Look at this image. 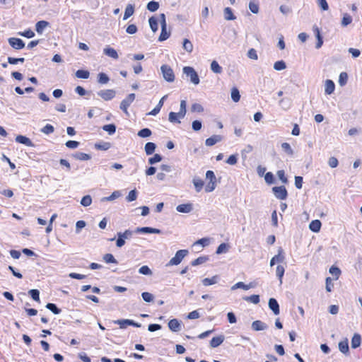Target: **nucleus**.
I'll return each mask as SVG.
<instances>
[{
  "instance_id": "f257e3e1",
  "label": "nucleus",
  "mask_w": 362,
  "mask_h": 362,
  "mask_svg": "<svg viewBox=\"0 0 362 362\" xmlns=\"http://www.w3.org/2000/svg\"><path fill=\"white\" fill-rule=\"evenodd\" d=\"M206 177L209 180V182L205 187V191L206 192H211L214 190L216 185V176L212 170H208L206 173Z\"/></svg>"
},
{
  "instance_id": "f03ea898",
  "label": "nucleus",
  "mask_w": 362,
  "mask_h": 362,
  "mask_svg": "<svg viewBox=\"0 0 362 362\" xmlns=\"http://www.w3.org/2000/svg\"><path fill=\"white\" fill-rule=\"evenodd\" d=\"M187 254H188V250H178L175 253V255L167 264V266H173V265L179 264Z\"/></svg>"
},
{
  "instance_id": "7ed1b4c3",
  "label": "nucleus",
  "mask_w": 362,
  "mask_h": 362,
  "mask_svg": "<svg viewBox=\"0 0 362 362\" xmlns=\"http://www.w3.org/2000/svg\"><path fill=\"white\" fill-rule=\"evenodd\" d=\"M160 70L163 74V78L168 82H173L175 81V74L173 69L170 66L167 64H163L161 66Z\"/></svg>"
},
{
  "instance_id": "20e7f679",
  "label": "nucleus",
  "mask_w": 362,
  "mask_h": 362,
  "mask_svg": "<svg viewBox=\"0 0 362 362\" xmlns=\"http://www.w3.org/2000/svg\"><path fill=\"white\" fill-rule=\"evenodd\" d=\"M183 72L190 78L192 83H193L194 85L199 84V78L194 68L191 66H185L183 68Z\"/></svg>"
},
{
  "instance_id": "39448f33",
  "label": "nucleus",
  "mask_w": 362,
  "mask_h": 362,
  "mask_svg": "<svg viewBox=\"0 0 362 362\" xmlns=\"http://www.w3.org/2000/svg\"><path fill=\"white\" fill-rule=\"evenodd\" d=\"M272 192L276 198L280 200H284L288 197V192L284 186L274 187Z\"/></svg>"
},
{
  "instance_id": "423d86ee",
  "label": "nucleus",
  "mask_w": 362,
  "mask_h": 362,
  "mask_svg": "<svg viewBox=\"0 0 362 362\" xmlns=\"http://www.w3.org/2000/svg\"><path fill=\"white\" fill-rule=\"evenodd\" d=\"M135 100V94H129L120 103V109L126 114H128L127 109Z\"/></svg>"
},
{
  "instance_id": "0eeeda50",
  "label": "nucleus",
  "mask_w": 362,
  "mask_h": 362,
  "mask_svg": "<svg viewBox=\"0 0 362 362\" xmlns=\"http://www.w3.org/2000/svg\"><path fill=\"white\" fill-rule=\"evenodd\" d=\"M160 18L162 19L161 21V33L159 36V41H164L167 40L170 37V33L166 30V22H165V16L163 13L160 14Z\"/></svg>"
},
{
  "instance_id": "6e6552de",
  "label": "nucleus",
  "mask_w": 362,
  "mask_h": 362,
  "mask_svg": "<svg viewBox=\"0 0 362 362\" xmlns=\"http://www.w3.org/2000/svg\"><path fill=\"white\" fill-rule=\"evenodd\" d=\"M8 43L13 49H21L25 47L24 42L21 39L17 37H10L8 39Z\"/></svg>"
},
{
  "instance_id": "1a4fd4ad",
  "label": "nucleus",
  "mask_w": 362,
  "mask_h": 362,
  "mask_svg": "<svg viewBox=\"0 0 362 362\" xmlns=\"http://www.w3.org/2000/svg\"><path fill=\"white\" fill-rule=\"evenodd\" d=\"M98 94L103 100L107 101V100H110L112 98H114L116 93L114 90L107 89V90H100Z\"/></svg>"
},
{
  "instance_id": "9d476101",
  "label": "nucleus",
  "mask_w": 362,
  "mask_h": 362,
  "mask_svg": "<svg viewBox=\"0 0 362 362\" xmlns=\"http://www.w3.org/2000/svg\"><path fill=\"white\" fill-rule=\"evenodd\" d=\"M168 327L172 332H178L181 329L180 322L177 319H172L168 322Z\"/></svg>"
},
{
  "instance_id": "9b49d317",
  "label": "nucleus",
  "mask_w": 362,
  "mask_h": 362,
  "mask_svg": "<svg viewBox=\"0 0 362 362\" xmlns=\"http://www.w3.org/2000/svg\"><path fill=\"white\" fill-rule=\"evenodd\" d=\"M269 307L273 311L274 315H277L279 314V305L275 298H271L269 300Z\"/></svg>"
},
{
  "instance_id": "f8f14e48",
  "label": "nucleus",
  "mask_w": 362,
  "mask_h": 362,
  "mask_svg": "<svg viewBox=\"0 0 362 362\" xmlns=\"http://www.w3.org/2000/svg\"><path fill=\"white\" fill-rule=\"evenodd\" d=\"M16 142L24 144L27 146H31V147L34 146V144L32 142V141L29 138L26 137L25 136L18 135L16 137Z\"/></svg>"
},
{
  "instance_id": "ddd939ff",
  "label": "nucleus",
  "mask_w": 362,
  "mask_h": 362,
  "mask_svg": "<svg viewBox=\"0 0 362 362\" xmlns=\"http://www.w3.org/2000/svg\"><path fill=\"white\" fill-rule=\"evenodd\" d=\"M339 351L347 355L349 354V341L348 339H344V340L339 341Z\"/></svg>"
},
{
  "instance_id": "4468645a",
  "label": "nucleus",
  "mask_w": 362,
  "mask_h": 362,
  "mask_svg": "<svg viewBox=\"0 0 362 362\" xmlns=\"http://www.w3.org/2000/svg\"><path fill=\"white\" fill-rule=\"evenodd\" d=\"M221 140L222 136L221 135H213L211 137L206 139L205 144L208 146H211L216 144V143L221 141Z\"/></svg>"
},
{
  "instance_id": "2eb2a0df",
  "label": "nucleus",
  "mask_w": 362,
  "mask_h": 362,
  "mask_svg": "<svg viewBox=\"0 0 362 362\" xmlns=\"http://www.w3.org/2000/svg\"><path fill=\"white\" fill-rule=\"evenodd\" d=\"M136 232L141 233L159 234L160 233V230L159 229L150 228V227H141V228H138L136 229Z\"/></svg>"
},
{
  "instance_id": "dca6fc26",
  "label": "nucleus",
  "mask_w": 362,
  "mask_h": 362,
  "mask_svg": "<svg viewBox=\"0 0 362 362\" xmlns=\"http://www.w3.org/2000/svg\"><path fill=\"white\" fill-rule=\"evenodd\" d=\"M284 259V256L283 255V250L281 249L279 250V253L273 257L270 260V266H274L276 262H281Z\"/></svg>"
},
{
  "instance_id": "f3484780",
  "label": "nucleus",
  "mask_w": 362,
  "mask_h": 362,
  "mask_svg": "<svg viewBox=\"0 0 362 362\" xmlns=\"http://www.w3.org/2000/svg\"><path fill=\"white\" fill-rule=\"evenodd\" d=\"M224 341V337L223 335H219L218 337H213L210 341V346L212 348H216L221 345Z\"/></svg>"
},
{
  "instance_id": "a211bd4d",
  "label": "nucleus",
  "mask_w": 362,
  "mask_h": 362,
  "mask_svg": "<svg viewBox=\"0 0 362 362\" xmlns=\"http://www.w3.org/2000/svg\"><path fill=\"white\" fill-rule=\"evenodd\" d=\"M255 286L254 283H250L249 284H245L243 282L240 281L236 283L232 286V289L235 290L236 288H243L244 290H248L251 288H253Z\"/></svg>"
},
{
  "instance_id": "6ab92c4d",
  "label": "nucleus",
  "mask_w": 362,
  "mask_h": 362,
  "mask_svg": "<svg viewBox=\"0 0 362 362\" xmlns=\"http://www.w3.org/2000/svg\"><path fill=\"white\" fill-rule=\"evenodd\" d=\"M176 209L180 213H189L192 209V205L191 204H182L178 205Z\"/></svg>"
},
{
  "instance_id": "aec40b11",
  "label": "nucleus",
  "mask_w": 362,
  "mask_h": 362,
  "mask_svg": "<svg viewBox=\"0 0 362 362\" xmlns=\"http://www.w3.org/2000/svg\"><path fill=\"white\" fill-rule=\"evenodd\" d=\"M321 222L320 220H314L310 223L309 228L315 233L319 232L321 228Z\"/></svg>"
},
{
  "instance_id": "412c9836",
  "label": "nucleus",
  "mask_w": 362,
  "mask_h": 362,
  "mask_svg": "<svg viewBox=\"0 0 362 362\" xmlns=\"http://www.w3.org/2000/svg\"><path fill=\"white\" fill-rule=\"evenodd\" d=\"M49 23L45 21H40L35 25V30L37 33L42 34L46 27H47Z\"/></svg>"
},
{
  "instance_id": "4be33fe9",
  "label": "nucleus",
  "mask_w": 362,
  "mask_h": 362,
  "mask_svg": "<svg viewBox=\"0 0 362 362\" xmlns=\"http://www.w3.org/2000/svg\"><path fill=\"white\" fill-rule=\"evenodd\" d=\"M252 328L255 331H261L265 329L267 325L260 320H255L252 324Z\"/></svg>"
},
{
  "instance_id": "5701e85b",
  "label": "nucleus",
  "mask_w": 362,
  "mask_h": 362,
  "mask_svg": "<svg viewBox=\"0 0 362 362\" xmlns=\"http://www.w3.org/2000/svg\"><path fill=\"white\" fill-rule=\"evenodd\" d=\"M335 88V85L332 80H327L325 82V93L327 95L332 94Z\"/></svg>"
},
{
  "instance_id": "b1692460",
  "label": "nucleus",
  "mask_w": 362,
  "mask_h": 362,
  "mask_svg": "<svg viewBox=\"0 0 362 362\" xmlns=\"http://www.w3.org/2000/svg\"><path fill=\"white\" fill-rule=\"evenodd\" d=\"M134 13V6L133 4H128L126 6L123 19L127 20L132 16Z\"/></svg>"
},
{
  "instance_id": "393cba45",
  "label": "nucleus",
  "mask_w": 362,
  "mask_h": 362,
  "mask_svg": "<svg viewBox=\"0 0 362 362\" xmlns=\"http://www.w3.org/2000/svg\"><path fill=\"white\" fill-rule=\"evenodd\" d=\"M104 53L106 55H107L115 59H117L119 57L117 51L115 49L110 47H107L104 49Z\"/></svg>"
},
{
  "instance_id": "a878e982",
  "label": "nucleus",
  "mask_w": 362,
  "mask_h": 362,
  "mask_svg": "<svg viewBox=\"0 0 362 362\" xmlns=\"http://www.w3.org/2000/svg\"><path fill=\"white\" fill-rule=\"evenodd\" d=\"M361 342V337L360 334H354V335L353 336V337L351 339V347L353 349H356L357 347H358L360 346Z\"/></svg>"
},
{
  "instance_id": "bb28decb",
  "label": "nucleus",
  "mask_w": 362,
  "mask_h": 362,
  "mask_svg": "<svg viewBox=\"0 0 362 362\" xmlns=\"http://www.w3.org/2000/svg\"><path fill=\"white\" fill-rule=\"evenodd\" d=\"M117 323L120 325L121 328L125 327V325H132L136 327H140V325L138 323L134 322L132 320H119Z\"/></svg>"
},
{
  "instance_id": "cd10ccee",
  "label": "nucleus",
  "mask_w": 362,
  "mask_h": 362,
  "mask_svg": "<svg viewBox=\"0 0 362 362\" xmlns=\"http://www.w3.org/2000/svg\"><path fill=\"white\" fill-rule=\"evenodd\" d=\"M165 98H166V95L163 96L160 100V101L158 102V105L149 112V115H157L160 112V108L162 107V106L163 105V100H164V99Z\"/></svg>"
},
{
  "instance_id": "c85d7f7f",
  "label": "nucleus",
  "mask_w": 362,
  "mask_h": 362,
  "mask_svg": "<svg viewBox=\"0 0 362 362\" xmlns=\"http://www.w3.org/2000/svg\"><path fill=\"white\" fill-rule=\"evenodd\" d=\"M224 17L227 21H232L235 19V16H234L232 9L229 7L224 8Z\"/></svg>"
},
{
  "instance_id": "c756f323",
  "label": "nucleus",
  "mask_w": 362,
  "mask_h": 362,
  "mask_svg": "<svg viewBox=\"0 0 362 362\" xmlns=\"http://www.w3.org/2000/svg\"><path fill=\"white\" fill-rule=\"evenodd\" d=\"M156 149V144L153 142H148L145 145V151L147 155L153 153Z\"/></svg>"
},
{
  "instance_id": "7c9ffc66",
  "label": "nucleus",
  "mask_w": 362,
  "mask_h": 362,
  "mask_svg": "<svg viewBox=\"0 0 362 362\" xmlns=\"http://www.w3.org/2000/svg\"><path fill=\"white\" fill-rule=\"evenodd\" d=\"M150 27L153 32H156L158 29V23L156 18L152 16L148 20Z\"/></svg>"
},
{
  "instance_id": "2f4dec72",
  "label": "nucleus",
  "mask_w": 362,
  "mask_h": 362,
  "mask_svg": "<svg viewBox=\"0 0 362 362\" xmlns=\"http://www.w3.org/2000/svg\"><path fill=\"white\" fill-rule=\"evenodd\" d=\"M180 112L177 113L170 112L169 113V121L172 123H180Z\"/></svg>"
},
{
  "instance_id": "473e14b6",
  "label": "nucleus",
  "mask_w": 362,
  "mask_h": 362,
  "mask_svg": "<svg viewBox=\"0 0 362 362\" xmlns=\"http://www.w3.org/2000/svg\"><path fill=\"white\" fill-rule=\"evenodd\" d=\"M231 98L235 103H238L240 99V92L236 87L231 89Z\"/></svg>"
},
{
  "instance_id": "72a5a7b5",
  "label": "nucleus",
  "mask_w": 362,
  "mask_h": 362,
  "mask_svg": "<svg viewBox=\"0 0 362 362\" xmlns=\"http://www.w3.org/2000/svg\"><path fill=\"white\" fill-rule=\"evenodd\" d=\"M98 83L100 84H106L109 82L110 78L105 73H99L98 75Z\"/></svg>"
},
{
  "instance_id": "f704fd0d",
  "label": "nucleus",
  "mask_w": 362,
  "mask_h": 362,
  "mask_svg": "<svg viewBox=\"0 0 362 362\" xmlns=\"http://www.w3.org/2000/svg\"><path fill=\"white\" fill-rule=\"evenodd\" d=\"M89 76H90V73L87 70L80 69V70L76 71V76L78 78L86 79L89 77Z\"/></svg>"
},
{
  "instance_id": "c9c22d12",
  "label": "nucleus",
  "mask_w": 362,
  "mask_h": 362,
  "mask_svg": "<svg viewBox=\"0 0 362 362\" xmlns=\"http://www.w3.org/2000/svg\"><path fill=\"white\" fill-rule=\"evenodd\" d=\"M211 69L216 74H221L222 68L216 61H213L211 64Z\"/></svg>"
},
{
  "instance_id": "e433bc0d",
  "label": "nucleus",
  "mask_w": 362,
  "mask_h": 362,
  "mask_svg": "<svg viewBox=\"0 0 362 362\" xmlns=\"http://www.w3.org/2000/svg\"><path fill=\"white\" fill-rule=\"evenodd\" d=\"M103 259L106 263L117 264V261L114 257V256L110 253L105 254L103 256Z\"/></svg>"
},
{
  "instance_id": "4c0bfd02",
  "label": "nucleus",
  "mask_w": 362,
  "mask_h": 362,
  "mask_svg": "<svg viewBox=\"0 0 362 362\" xmlns=\"http://www.w3.org/2000/svg\"><path fill=\"white\" fill-rule=\"evenodd\" d=\"M159 8V4L157 1H151L148 3L147 8L148 11L151 12H154L157 11Z\"/></svg>"
},
{
  "instance_id": "58836bf2",
  "label": "nucleus",
  "mask_w": 362,
  "mask_h": 362,
  "mask_svg": "<svg viewBox=\"0 0 362 362\" xmlns=\"http://www.w3.org/2000/svg\"><path fill=\"white\" fill-rule=\"evenodd\" d=\"M183 48L187 52L191 53L193 50V45L188 39H185L183 41Z\"/></svg>"
},
{
  "instance_id": "ea45409f",
  "label": "nucleus",
  "mask_w": 362,
  "mask_h": 362,
  "mask_svg": "<svg viewBox=\"0 0 362 362\" xmlns=\"http://www.w3.org/2000/svg\"><path fill=\"white\" fill-rule=\"evenodd\" d=\"M276 175L279 177V179L284 184L288 183V178L285 174V171L284 170H279L277 171Z\"/></svg>"
},
{
  "instance_id": "a19ab883",
  "label": "nucleus",
  "mask_w": 362,
  "mask_h": 362,
  "mask_svg": "<svg viewBox=\"0 0 362 362\" xmlns=\"http://www.w3.org/2000/svg\"><path fill=\"white\" fill-rule=\"evenodd\" d=\"M193 184L194 185L196 191L198 192L202 189L203 186H204V182L201 179H194Z\"/></svg>"
},
{
  "instance_id": "79ce46f5",
  "label": "nucleus",
  "mask_w": 362,
  "mask_h": 362,
  "mask_svg": "<svg viewBox=\"0 0 362 362\" xmlns=\"http://www.w3.org/2000/svg\"><path fill=\"white\" fill-rule=\"evenodd\" d=\"M217 282V276H214L211 278H205L203 279L202 283L205 286L214 284Z\"/></svg>"
},
{
  "instance_id": "37998d69",
  "label": "nucleus",
  "mask_w": 362,
  "mask_h": 362,
  "mask_svg": "<svg viewBox=\"0 0 362 362\" xmlns=\"http://www.w3.org/2000/svg\"><path fill=\"white\" fill-rule=\"evenodd\" d=\"M286 68V63L283 60L277 61L274 64V69L276 71H281Z\"/></svg>"
},
{
  "instance_id": "c03bdc74",
  "label": "nucleus",
  "mask_w": 362,
  "mask_h": 362,
  "mask_svg": "<svg viewBox=\"0 0 362 362\" xmlns=\"http://www.w3.org/2000/svg\"><path fill=\"white\" fill-rule=\"evenodd\" d=\"M352 22V18L351 16L348 13H344L341 20V25L343 26H347L348 25L351 24Z\"/></svg>"
},
{
  "instance_id": "a18cd8bd",
  "label": "nucleus",
  "mask_w": 362,
  "mask_h": 362,
  "mask_svg": "<svg viewBox=\"0 0 362 362\" xmlns=\"http://www.w3.org/2000/svg\"><path fill=\"white\" fill-rule=\"evenodd\" d=\"M46 308L51 310L54 314L58 315L61 313V309L58 308L54 303H49L46 305Z\"/></svg>"
},
{
  "instance_id": "49530a36",
  "label": "nucleus",
  "mask_w": 362,
  "mask_h": 362,
  "mask_svg": "<svg viewBox=\"0 0 362 362\" xmlns=\"http://www.w3.org/2000/svg\"><path fill=\"white\" fill-rule=\"evenodd\" d=\"M285 272L284 267L282 265H278L276 267V276H278L280 283H282V278Z\"/></svg>"
},
{
  "instance_id": "de8ad7c7",
  "label": "nucleus",
  "mask_w": 362,
  "mask_h": 362,
  "mask_svg": "<svg viewBox=\"0 0 362 362\" xmlns=\"http://www.w3.org/2000/svg\"><path fill=\"white\" fill-rule=\"evenodd\" d=\"M244 300L248 302H251L254 304H257L259 303V295H252L250 296H247L244 298Z\"/></svg>"
},
{
  "instance_id": "09e8293b",
  "label": "nucleus",
  "mask_w": 362,
  "mask_h": 362,
  "mask_svg": "<svg viewBox=\"0 0 362 362\" xmlns=\"http://www.w3.org/2000/svg\"><path fill=\"white\" fill-rule=\"evenodd\" d=\"M151 135V129H149L148 128L142 129L138 132V136L140 137H142V138L148 137Z\"/></svg>"
},
{
  "instance_id": "8fccbe9b",
  "label": "nucleus",
  "mask_w": 362,
  "mask_h": 362,
  "mask_svg": "<svg viewBox=\"0 0 362 362\" xmlns=\"http://www.w3.org/2000/svg\"><path fill=\"white\" fill-rule=\"evenodd\" d=\"M315 32L316 37L317 38V42L316 44V48L319 49V48H320L322 47L323 41H322V38L321 37V35H320V30H319L318 28H316L315 29Z\"/></svg>"
},
{
  "instance_id": "3c124183",
  "label": "nucleus",
  "mask_w": 362,
  "mask_h": 362,
  "mask_svg": "<svg viewBox=\"0 0 362 362\" xmlns=\"http://www.w3.org/2000/svg\"><path fill=\"white\" fill-rule=\"evenodd\" d=\"M249 8L253 13H257L259 12V4L258 3L251 1L249 3Z\"/></svg>"
},
{
  "instance_id": "603ef678",
  "label": "nucleus",
  "mask_w": 362,
  "mask_h": 362,
  "mask_svg": "<svg viewBox=\"0 0 362 362\" xmlns=\"http://www.w3.org/2000/svg\"><path fill=\"white\" fill-rule=\"evenodd\" d=\"M103 129V130L107 132L109 134H113L116 131V127L113 124L104 125Z\"/></svg>"
},
{
  "instance_id": "864d4df0",
  "label": "nucleus",
  "mask_w": 362,
  "mask_h": 362,
  "mask_svg": "<svg viewBox=\"0 0 362 362\" xmlns=\"http://www.w3.org/2000/svg\"><path fill=\"white\" fill-rule=\"evenodd\" d=\"M74 157L80 160H88L90 158V155L81 152L76 153Z\"/></svg>"
},
{
  "instance_id": "5fc2aeb1",
  "label": "nucleus",
  "mask_w": 362,
  "mask_h": 362,
  "mask_svg": "<svg viewBox=\"0 0 362 362\" xmlns=\"http://www.w3.org/2000/svg\"><path fill=\"white\" fill-rule=\"evenodd\" d=\"M54 128L52 124H47L42 129L41 132L45 134H49L53 133Z\"/></svg>"
},
{
  "instance_id": "6e6d98bb",
  "label": "nucleus",
  "mask_w": 362,
  "mask_h": 362,
  "mask_svg": "<svg viewBox=\"0 0 362 362\" xmlns=\"http://www.w3.org/2000/svg\"><path fill=\"white\" fill-rule=\"evenodd\" d=\"M136 197L137 192L136 189H132L129 192L128 195L126 197V199L127 200V202H133L136 199Z\"/></svg>"
},
{
  "instance_id": "4d7b16f0",
  "label": "nucleus",
  "mask_w": 362,
  "mask_h": 362,
  "mask_svg": "<svg viewBox=\"0 0 362 362\" xmlns=\"http://www.w3.org/2000/svg\"><path fill=\"white\" fill-rule=\"evenodd\" d=\"M29 293L34 300L37 302L40 301V292L38 290L31 289L29 291Z\"/></svg>"
},
{
  "instance_id": "13d9d810",
  "label": "nucleus",
  "mask_w": 362,
  "mask_h": 362,
  "mask_svg": "<svg viewBox=\"0 0 362 362\" xmlns=\"http://www.w3.org/2000/svg\"><path fill=\"white\" fill-rule=\"evenodd\" d=\"M92 203V199L90 195L84 196L81 201V204L84 206H88Z\"/></svg>"
},
{
  "instance_id": "bf43d9fd",
  "label": "nucleus",
  "mask_w": 362,
  "mask_h": 362,
  "mask_svg": "<svg viewBox=\"0 0 362 362\" xmlns=\"http://www.w3.org/2000/svg\"><path fill=\"white\" fill-rule=\"evenodd\" d=\"M18 35L27 38H32L35 36L34 32L30 29L26 30L23 32H20L18 33Z\"/></svg>"
},
{
  "instance_id": "052dcab7",
  "label": "nucleus",
  "mask_w": 362,
  "mask_h": 362,
  "mask_svg": "<svg viewBox=\"0 0 362 362\" xmlns=\"http://www.w3.org/2000/svg\"><path fill=\"white\" fill-rule=\"evenodd\" d=\"M281 148H283V150L287 153V154L288 155H293V151L290 146V144L288 143H286V142H284L281 144Z\"/></svg>"
},
{
  "instance_id": "680f3d73",
  "label": "nucleus",
  "mask_w": 362,
  "mask_h": 362,
  "mask_svg": "<svg viewBox=\"0 0 362 362\" xmlns=\"http://www.w3.org/2000/svg\"><path fill=\"white\" fill-rule=\"evenodd\" d=\"M208 258L206 257H199L198 258L193 260L191 263L192 266H197L201 264L204 263Z\"/></svg>"
},
{
  "instance_id": "e2e57ef3",
  "label": "nucleus",
  "mask_w": 362,
  "mask_h": 362,
  "mask_svg": "<svg viewBox=\"0 0 362 362\" xmlns=\"http://www.w3.org/2000/svg\"><path fill=\"white\" fill-rule=\"evenodd\" d=\"M264 180H265V182L268 185H271V184L274 183V175L272 174V173H271V172L267 173L264 175Z\"/></svg>"
},
{
  "instance_id": "0e129e2a",
  "label": "nucleus",
  "mask_w": 362,
  "mask_h": 362,
  "mask_svg": "<svg viewBox=\"0 0 362 362\" xmlns=\"http://www.w3.org/2000/svg\"><path fill=\"white\" fill-rule=\"evenodd\" d=\"M139 272L144 275H151L152 274L151 270L146 265H144V266H142L141 267H140Z\"/></svg>"
},
{
  "instance_id": "69168bd1",
  "label": "nucleus",
  "mask_w": 362,
  "mask_h": 362,
  "mask_svg": "<svg viewBox=\"0 0 362 362\" xmlns=\"http://www.w3.org/2000/svg\"><path fill=\"white\" fill-rule=\"evenodd\" d=\"M329 272H330L332 275L335 276L336 279H338V278L339 277V276H340V274H341V271H340V269H339L338 267H334V266H332V267H330V269H329Z\"/></svg>"
},
{
  "instance_id": "338daca9",
  "label": "nucleus",
  "mask_w": 362,
  "mask_h": 362,
  "mask_svg": "<svg viewBox=\"0 0 362 362\" xmlns=\"http://www.w3.org/2000/svg\"><path fill=\"white\" fill-rule=\"evenodd\" d=\"M95 147L97 148V149H99V150H107L110 148V144L108 143V142H104L103 144H96L95 145Z\"/></svg>"
},
{
  "instance_id": "774afa93",
  "label": "nucleus",
  "mask_w": 362,
  "mask_h": 362,
  "mask_svg": "<svg viewBox=\"0 0 362 362\" xmlns=\"http://www.w3.org/2000/svg\"><path fill=\"white\" fill-rule=\"evenodd\" d=\"M348 79V75L346 72H341L339 75V83L341 86L346 84Z\"/></svg>"
}]
</instances>
